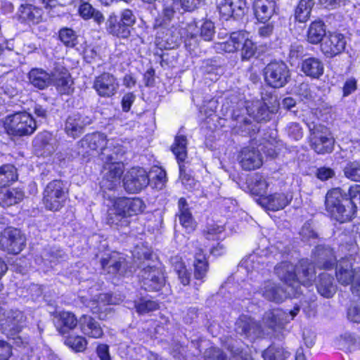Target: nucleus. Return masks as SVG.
I'll return each instance as SVG.
<instances>
[{
  "label": "nucleus",
  "instance_id": "obj_11",
  "mask_svg": "<svg viewBox=\"0 0 360 360\" xmlns=\"http://www.w3.org/2000/svg\"><path fill=\"white\" fill-rule=\"evenodd\" d=\"M25 245V237L19 229H6L0 236V248L8 253H20Z\"/></svg>",
  "mask_w": 360,
  "mask_h": 360
},
{
  "label": "nucleus",
  "instance_id": "obj_49",
  "mask_svg": "<svg viewBox=\"0 0 360 360\" xmlns=\"http://www.w3.org/2000/svg\"><path fill=\"white\" fill-rule=\"evenodd\" d=\"M150 184V175L147 168L136 167V192L146 188Z\"/></svg>",
  "mask_w": 360,
  "mask_h": 360
},
{
  "label": "nucleus",
  "instance_id": "obj_43",
  "mask_svg": "<svg viewBox=\"0 0 360 360\" xmlns=\"http://www.w3.org/2000/svg\"><path fill=\"white\" fill-rule=\"evenodd\" d=\"M262 356L264 360H285L290 356V352L281 347L272 345L263 351Z\"/></svg>",
  "mask_w": 360,
  "mask_h": 360
},
{
  "label": "nucleus",
  "instance_id": "obj_17",
  "mask_svg": "<svg viewBox=\"0 0 360 360\" xmlns=\"http://www.w3.org/2000/svg\"><path fill=\"white\" fill-rule=\"evenodd\" d=\"M32 143L36 153L44 157L52 155L58 147L56 137L46 131L39 133L34 137Z\"/></svg>",
  "mask_w": 360,
  "mask_h": 360
},
{
  "label": "nucleus",
  "instance_id": "obj_51",
  "mask_svg": "<svg viewBox=\"0 0 360 360\" xmlns=\"http://www.w3.org/2000/svg\"><path fill=\"white\" fill-rule=\"evenodd\" d=\"M158 307V304L153 300L142 299L136 305V312L139 314H148L157 310Z\"/></svg>",
  "mask_w": 360,
  "mask_h": 360
},
{
  "label": "nucleus",
  "instance_id": "obj_40",
  "mask_svg": "<svg viewBox=\"0 0 360 360\" xmlns=\"http://www.w3.org/2000/svg\"><path fill=\"white\" fill-rule=\"evenodd\" d=\"M78 12L84 20L92 18L98 24H101L104 21L103 15L88 2L82 3L79 6Z\"/></svg>",
  "mask_w": 360,
  "mask_h": 360
},
{
  "label": "nucleus",
  "instance_id": "obj_44",
  "mask_svg": "<svg viewBox=\"0 0 360 360\" xmlns=\"http://www.w3.org/2000/svg\"><path fill=\"white\" fill-rule=\"evenodd\" d=\"M268 186L269 184L266 178L259 174H255L249 185L251 193L261 197H264L263 195L266 193Z\"/></svg>",
  "mask_w": 360,
  "mask_h": 360
},
{
  "label": "nucleus",
  "instance_id": "obj_50",
  "mask_svg": "<svg viewBox=\"0 0 360 360\" xmlns=\"http://www.w3.org/2000/svg\"><path fill=\"white\" fill-rule=\"evenodd\" d=\"M60 41L67 46L73 47L76 44L75 32L69 28L61 29L59 32Z\"/></svg>",
  "mask_w": 360,
  "mask_h": 360
},
{
  "label": "nucleus",
  "instance_id": "obj_32",
  "mask_svg": "<svg viewBox=\"0 0 360 360\" xmlns=\"http://www.w3.org/2000/svg\"><path fill=\"white\" fill-rule=\"evenodd\" d=\"M318 292L323 297H331L336 292V285L333 277L327 273H322L319 276L316 284Z\"/></svg>",
  "mask_w": 360,
  "mask_h": 360
},
{
  "label": "nucleus",
  "instance_id": "obj_64",
  "mask_svg": "<svg viewBox=\"0 0 360 360\" xmlns=\"http://www.w3.org/2000/svg\"><path fill=\"white\" fill-rule=\"evenodd\" d=\"M122 24L128 29V27L131 26L135 22L133 11L129 9H124L122 13L121 16Z\"/></svg>",
  "mask_w": 360,
  "mask_h": 360
},
{
  "label": "nucleus",
  "instance_id": "obj_5",
  "mask_svg": "<svg viewBox=\"0 0 360 360\" xmlns=\"http://www.w3.org/2000/svg\"><path fill=\"white\" fill-rule=\"evenodd\" d=\"M3 124L9 136L18 137L30 136L37 128L35 120L26 111L7 115L3 120Z\"/></svg>",
  "mask_w": 360,
  "mask_h": 360
},
{
  "label": "nucleus",
  "instance_id": "obj_27",
  "mask_svg": "<svg viewBox=\"0 0 360 360\" xmlns=\"http://www.w3.org/2000/svg\"><path fill=\"white\" fill-rule=\"evenodd\" d=\"M179 217L181 225L188 231L191 232L195 229L196 224L188 207L185 198H181L178 202Z\"/></svg>",
  "mask_w": 360,
  "mask_h": 360
},
{
  "label": "nucleus",
  "instance_id": "obj_15",
  "mask_svg": "<svg viewBox=\"0 0 360 360\" xmlns=\"http://www.w3.org/2000/svg\"><path fill=\"white\" fill-rule=\"evenodd\" d=\"M111 155H108V160L110 162L104 166L105 173L101 181V187L104 189L112 190L120 184V179L124 172V165L120 162H111Z\"/></svg>",
  "mask_w": 360,
  "mask_h": 360
},
{
  "label": "nucleus",
  "instance_id": "obj_54",
  "mask_svg": "<svg viewBox=\"0 0 360 360\" xmlns=\"http://www.w3.org/2000/svg\"><path fill=\"white\" fill-rule=\"evenodd\" d=\"M232 17L237 18L243 16L246 10L245 0H230Z\"/></svg>",
  "mask_w": 360,
  "mask_h": 360
},
{
  "label": "nucleus",
  "instance_id": "obj_52",
  "mask_svg": "<svg viewBox=\"0 0 360 360\" xmlns=\"http://www.w3.org/2000/svg\"><path fill=\"white\" fill-rule=\"evenodd\" d=\"M184 167V166L183 165L179 164L180 179L181 183L186 189L192 191L195 189L196 186L199 185V184L193 179L191 175L185 172Z\"/></svg>",
  "mask_w": 360,
  "mask_h": 360
},
{
  "label": "nucleus",
  "instance_id": "obj_61",
  "mask_svg": "<svg viewBox=\"0 0 360 360\" xmlns=\"http://www.w3.org/2000/svg\"><path fill=\"white\" fill-rule=\"evenodd\" d=\"M202 0H179L176 2L177 6L184 11H191L194 10L200 4Z\"/></svg>",
  "mask_w": 360,
  "mask_h": 360
},
{
  "label": "nucleus",
  "instance_id": "obj_24",
  "mask_svg": "<svg viewBox=\"0 0 360 360\" xmlns=\"http://www.w3.org/2000/svg\"><path fill=\"white\" fill-rule=\"evenodd\" d=\"M276 8V0H255L254 3L255 17L261 22L269 20Z\"/></svg>",
  "mask_w": 360,
  "mask_h": 360
},
{
  "label": "nucleus",
  "instance_id": "obj_6",
  "mask_svg": "<svg viewBox=\"0 0 360 360\" xmlns=\"http://www.w3.org/2000/svg\"><path fill=\"white\" fill-rule=\"evenodd\" d=\"M68 198V190L60 180L49 182L43 192L42 202L48 210L56 212L64 205Z\"/></svg>",
  "mask_w": 360,
  "mask_h": 360
},
{
  "label": "nucleus",
  "instance_id": "obj_57",
  "mask_svg": "<svg viewBox=\"0 0 360 360\" xmlns=\"http://www.w3.org/2000/svg\"><path fill=\"white\" fill-rule=\"evenodd\" d=\"M217 9L225 20L232 17L230 0H216Z\"/></svg>",
  "mask_w": 360,
  "mask_h": 360
},
{
  "label": "nucleus",
  "instance_id": "obj_45",
  "mask_svg": "<svg viewBox=\"0 0 360 360\" xmlns=\"http://www.w3.org/2000/svg\"><path fill=\"white\" fill-rule=\"evenodd\" d=\"M241 58L243 60H248L252 58L256 53L257 46L255 44L248 38V34L243 31V40L241 41Z\"/></svg>",
  "mask_w": 360,
  "mask_h": 360
},
{
  "label": "nucleus",
  "instance_id": "obj_20",
  "mask_svg": "<svg viewBox=\"0 0 360 360\" xmlns=\"http://www.w3.org/2000/svg\"><path fill=\"white\" fill-rule=\"evenodd\" d=\"M241 167L247 171L254 170L262 165V158L259 151L255 148H244L238 156Z\"/></svg>",
  "mask_w": 360,
  "mask_h": 360
},
{
  "label": "nucleus",
  "instance_id": "obj_4",
  "mask_svg": "<svg viewBox=\"0 0 360 360\" xmlns=\"http://www.w3.org/2000/svg\"><path fill=\"white\" fill-rule=\"evenodd\" d=\"M138 259H144L143 263L139 264L141 269L139 274V282L142 288L148 291H158L165 284V277L162 269L155 264H151L153 257L150 247L143 245L136 252Z\"/></svg>",
  "mask_w": 360,
  "mask_h": 360
},
{
  "label": "nucleus",
  "instance_id": "obj_62",
  "mask_svg": "<svg viewBox=\"0 0 360 360\" xmlns=\"http://www.w3.org/2000/svg\"><path fill=\"white\" fill-rule=\"evenodd\" d=\"M287 131L289 136L295 140H299L302 137V128L297 122L290 123L287 127Z\"/></svg>",
  "mask_w": 360,
  "mask_h": 360
},
{
  "label": "nucleus",
  "instance_id": "obj_31",
  "mask_svg": "<svg viewBox=\"0 0 360 360\" xmlns=\"http://www.w3.org/2000/svg\"><path fill=\"white\" fill-rule=\"evenodd\" d=\"M82 147L92 150H103L107 144V138L104 134L93 133L86 135L80 141Z\"/></svg>",
  "mask_w": 360,
  "mask_h": 360
},
{
  "label": "nucleus",
  "instance_id": "obj_37",
  "mask_svg": "<svg viewBox=\"0 0 360 360\" xmlns=\"http://www.w3.org/2000/svg\"><path fill=\"white\" fill-rule=\"evenodd\" d=\"M24 198V193L20 189L0 191V205L8 207L20 202Z\"/></svg>",
  "mask_w": 360,
  "mask_h": 360
},
{
  "label": "nucleus",
  "instance_id": "obj_58",
  "mask_svg": "<svg viewBox=\"0 0 360 360\" xmlns=\"http://www.w3.org/2000/svg\"><path fill=\"white\" fill-rule=\"evenodd\" d=\"M228 349L231 353V360H253L249 354L240 347L229 346Z\"/></svg>",
  "mask_w": 360,
  "mask_h": 360
},
{
  "label": "nucleus",
  "instance_id": "obj_12",
  "mask_svg": "<svg viewBox=\"0 0 360 360\" xmlns=\"http://www.w3.org/2000/svg\"><path fill=\"white\" fill-rule=\"evenodd\" d=\"M346 44L344 34L329 32L321 44V50L327 58H333L345 51Z\"/></svg>",
  "mask_w": 360,
  "mask_h": 360
},
{
  "label": "nucleus",
  "instance_id": "obj_36",
  "mask_svg": "<svg viewBox=\"0 0 360 360\" xmlns=\"http://www.w3.org/2000/svg\"><path fill=\"white\" fill-rule=\"evenodd\" d=\"M243 40V31L234 32L226 41L218 44L217 49L226 53H233L240 49Z\"/></svg>",
  "mask_w": 360,
  "mask_h": 360
},
{
  "label": "nucleus",
  "instance_id": "obj_16",
  "mask_svg": "<svg viewBox=\"0 0 360 360\" xmlns=\"http://www.w3.org/2000/svg\"><path fill=\"white\" fill-rule=\"evenodd\" d=\"M235 330L238 334L254 341L262 334L261 325L255 319L241 315L236 322Z\"/></svg>",
  "mask_w": 360,
  "mask_h": 360
},
{
  "label": "nucleus",
  "instance_id": "obj_21",
  "mask_svg": "<svg viewBox=\"0 0 360 360\" xmlns=\"http://www.w3.org/2000/svg\"><path fill=\"white\" fill-rule=\"evenodd\" d=\"M259 293L266 300L276 303L282 302L290 295L279 284L267 281L262 285Z\"/></svg>",
  "mask_w": 360,
  "mask_h": 360
},
{
  "label": "nucleus",
  "instance_id": "obj_59",
  "mask_svg": "<svg viewBox=\"0 0 360 360\" xmlns=\"http://www.w3.org/2000/svg\"><path fill=\"white\" fill-rule=\"evenodd\" d=\"M297 94L302 100L309 101L314 98V93L309 85L307 83H302L297 89Z\"/></svg>",
  "mask_w": 360,
  "mask_h": 360
},
{
  "label": "nucleus",
  "instance_id": "obj_22",
  "mask_svg": "<svg viewBox=\"0 0 360 360\" xmlns=\"http://www.w3.org/2000/svg\"><path fill=\"white\" fill-rule=\"evenodd\" d=\"M79 326L81 332L86 336L91 338H100L103 335L100 323L87 315L82 316L79 319Z\"/></svg>",
  "mask_w": 360,
  "mask_h": 360
},
{
  "label": "nucleus",
  "instance_id": "obj_56",
  "mask_svg": "<svg viewBox=\"0 0 360 360\" xmlns=\"http://www.w3.org/2000/svg\"><path fill=\"white\" fill-rule=\"evenodd\" d=\"M214 34V25L212 22L207 20L204 22L200 27V36L205 41L212 40Z\"/></svg>",
  "mask_w": 360,
  "mask_h": 360
},
{
  "label": "nucleus",
  "instance_id": "obj_38",
  "mask_svg": "<svg viewBox=\"0 0 360 360\" xmlns=\"http://www.w3.org/2000/svg\"><path fill=\"white\" fill-rule=\"evenodd\" d=\"M314 4V0H300L295 10V20L300 22H307Z\"/></svg>",
  "mask_w": 360,
  "mask_h": 360
},
{
  "label": "nucleus",
  "instance_id": "obj_26",
  "mask_svg": "<svg viewBox=\"0 0 360 360\" xmlns=\"http://www.w3.org/2000/svg\"><path fill=\"white\" fill-rule=\"evenodd\" d=\"M41 8L32 4H22L18 11V18L22 22L37 24L42 18Z\"/></svg>",
  "mask_w": 360,
  "mask_h": 360
},
{
  "label": "nucleus",
  "instance_id": "obj_9",
  "mask_svg": "<svg viewBox=\"0 0 360 360\" xmlns=\"http://www.w3.org/2000/svg\"><path fill=\"white\" fill-rule=\"evenodd\" d=\"M336 278L341 285H351L353 294H360V266L354 268L349 261L342 259L336 266Z\"/></svg>",
  "mask_w": 360,
  "mask_h": 360
},
{
  "label": "nucleus",
  "instance_id": "obj_41",
  "mask_svg": "<svg viewBox=\"0 0 360 360\" xmlns=\"http://www.w3.org/2000/svg\"><path fill=\"white\" fill-rule=\"evenodd\" d=\"M149 173L150 175V186L158 190L163 189L167 181L166 172L161 167L154 166L150 169Z\"/></svg>",
  "mask_w": 360,
  "mask_h": 360
},
{
  "label": "nucleus",
  "instance_id": "obj_1",
  "mask_svg": "<svg viewBox=\"0 0 360 360\" xmlns=\"http://www.w3.org/2000/svg\"><path fill=\"white\" fill-rule=\"evenodd\" d=\"M326 208L333 218L345 223L354 215L357 204L360 205V185L349 187L347 193H342L340 188L329 191L326 196Z\"/></svg>",
  "mask_w": 360,
  "mask_h": 360
},
{
  "label": "nucleus",
  "instance_id": "obj_34",
  "mask_svg": "<svg viewBox=\"0 0 360 360\" xmlns=\"http://www.w3.org/2000/svg\"><path fill=\"white\" fill-rule=\"evenodd\" d=\"M22 319L21 311L11 312V315H8L5 320H1V326L5 333L13 334L20 331Z\"/></svg>",
  "mask_w": 360,
  "mask_h": 360
},
{
  "label": "nucleus",
  "instance_id": "obj_53",
  "mask_svg": "<svg viewBox=\"0 0 360 360\" xmlns=\"http://www.w3.org/2000/svg\"><path fill=\"white\" fill-rule=\"evenodd\" d=\"M58 316L63 326L68 329H73L79 324V320L70 311H61Z\"/></svg>",
  "mask_w": 360,
  "mask_h": 360
},
{
  "label": "nucleus",
  "instance_id": "obj_18",
  "mask_svg": "<svg viewBox=\"0 0 360 360\" xmlns=\"http://www.w3.org/2000/svg\"><path fill=\"white\" fill-rule=\"evenodd\" d=\"M119 86L116 78L109 74L103 73L96 77L93 87L100 96L110 97L114 95Z\"/></svg>",
  "mask_w": 360,
  "mask_h": 360
},
{
  "label": "nucleus",
  "instance_id": "obj_10",
  "mask_svg": "<svg viewBox=\"0 0 360 360\" xmlns=\"http://www.w3.org/2000/svg\"><path fill=\"white\" fill-rule=\"evenodd\" d=\"M133 202L125 198L117 199L108 211L106 221L110 225L124 226L128 224L127 217L133 215Z\"/></svg>",
  "mask_w": 360,
  "mask_h": 360
},
{
  "label": "nucleus",
  "instance_id": "obj_2",
  "mask_svg": "<svg viewBox=\"0 0 360 360\" xmlns=\"http://www.w3.org/2000/svg\"><path fill=\"white\" fill-rule=\"evenodd\" d=\"M279 105L277 98L272 96L268 101L262 98V101L248 103L241 113L233 112V118L236 122V128L249 134L254 130L251 119L257 122L269 121L271 115L278 111Z\"/></svg>",
  "mask_w": 360,
  "mask_h": 360
},
{
  "label": "nucleus",
  "instance_id": "obj_25",
  "mask_svg": "<svg viewBox=\"0 0 360 360\" xmlns=\"http://www.w3.org/2000/svg\"><path fill=\"white\" fill-rule=\"evenodd\" d=\"M101 264L105 273L115 274L121 271L122 268L125 266L126 260L121 254L113 252L103 257Z\"/></svg>",
  "mask_w": 360,
  "mask_h": 360
},
{
  "label": "nucleus",
  "instance_id": "obj_14",
  "mask_svg": "<svg viewBox=\"0 0 360 360\" xmlns=\"http://www.w3.org/2000/svg\"><path fill=\"white\" fill-rule=\"evenodd\" d=\"M92 121L93 117L84 112H74L68 117L65 123V131L69 136L75 139L80 136Z\"/></svg>",
  "mask_w": 360,
  "mask_h": 360
},
{
  "label": "nucleus",
  "instance_id": "obj_7",
  "mask_svg": "<svg viewBox=\"0 0 360 360\" xmlns=\"http://www.w3.org/2000/svg\"><path fill=\"white\" fill-rule=\"evenodd\" d=\"M311 132V147L319 154L331 153L333 150L334 141L326 135L327 128L321 124L318 119L306 122Z\"/></svg>",
  "mask_w": 360,
  "mask_h": 360
},
{
  "label": "nucleus",
  "instance_id": "obj_48",
  "mask_svg": "<svg viewBox=\"0 0 360 360\" xmlns=\"http://www.w3.org/2000/svg\"><path fill=\"white\" fill-rule=\"evenodd\" d=\"M65 344L72 350L80 352L86 348L87 341L80 335H70L65 339Z\"/></svg>",
  "mask_w": 360,
  "mask_h": 360
},
{
  "label": "nucleus",
  "instance_id": "obj_29",
  "mask_svg": "<svg viewBox=\"0 0 360 360\" xmlns=\"http://www.w3.org/2000/svg\"><path fill=\"white\" fill-rule=\"evenodd\" d=\"M194 253L193 267L194 278L203 280L209 269V264L205 255L201 248L196 247Z\"/></svg>",
  "mask_w": 360,
  "mask_h": 360
},
{
  "label": "nucleus",
  "instance_id": "obj_46",
  "mask_svg": "<svg viewBox=\"0 0 360 360\" xmlns=\"http://www.w3.org/2000/svg\"><path fill=\"white\" fill-rule=\"evenodd\" d=\"M106 25L108 31L113 35L124 38L129 34V29L122 28L121 25L117 22V16L115 15L109 16Z\"/></svg>",
  "mask_w": 360,
  "mask_h": 360
},
{
  "label": "nucleus",
  "instance_id": "obj_35",
  "mask_svg": "<svg viewBox=\"0 0 360 360\" xmlns=\"http://www.w3.org/2000/svg\"><path fill=\"white\" fill-rule=\"evenodd\" d=\"M51 81L60 94H69L72 91V81L67 71L53 74Z\"/></svg>",
  "mask_w": 360,
  "mask_h": 360
},
{
  "label": "nucleus",
  "instance_id": "obj_60",
  "mask_svg": "<svg viewBox=\"0 0 360 360\" xmlns=\"http://www.w3.org/2000/svg\"><path fill=\"white\" fill-rule=\"evenodd\" d=\"M164 8L162 11L164 20L170 21L176 11H179L180 8H176L177 5H174L169 1L163 2Z\"/></svg>",
  "mask_w": 360,
  "mask_h": 360
},
{
  "label": "nucleus",
  "instance_id": "obj_8",
  "mask_svg": "<svg viewBox=\"0 0 360 360\" xmlns=\"http://www.w3.org/2000/svg\"><path fill=\"white\" fill-rule=\"evenodd\" d=\"M264 77L268 86L279 89L288 83L290 72L284 62L272 61L264 68Z\"/></svg>",
  "mask_w": 360,
  "mask_h": 360
},
{
  "label": "nucleus",
  "instance_id": "obj_13",
  "mask_svg": "<svg viewBox=\"0 0 360 360\" xmlns=\"http://www.w3.org/2000/svg\"><path fill=\"white\" fill-rule=\"evenodd\" d=\"M300 309V307L295 305L293 309L288 311L281 309L269 310L265 312L263 320L270 328H281L290 320H292L297 315Z\"/></svg>",
  "mask_w": 360,
  "mask_h": 360
},
{
  "label": "nucleus",
  "instance_id": "obj_30",
  "mask_svg": "<svg viewBox=\"0 0 360 360\" xmlns=\"http://www.w3.org/2000/svg\"><path fill=\"white\" fill-rule=\"evenodd\" d=\"M326 27L323 21L316 20L311 22L307 30V41L312 44H317L323 41L324 37L327 36Z\"/></svg>",
  "mask_w": 360,
  "mask_h": 360
},
{
  "label": "nucleus",
  "instance_id": "obj_55",
  "mask_svg": "<svg viewBox=\"0 0 360 360\" xmlns=\"http://www.w3.org/2000/svg\"><path fill=\"white\" fill-rule=\"evenodd\" d=\"M205 360H231L223 350L216 347L208 349L205 352Z\"/></svg>",
  "mask_w": 360,
  "mask_h": 360
},
{
  "label": "nucleus",
  "instance_id": "obj_42",
  "mask_svg": "<svg viewBox=\"0 0 360 360\" xmlns=\"http://www.w3.org/2000/svg\"><path fill=\"white\" fill-rule=\"evenodd\" d=\"M17 179V170L13 165H4L0 167V187L8 186Z\"/></svg>",
  "mask_w": 360,
  "mask_h": 360
},
{
  "label": "nucleus",
  "instance_id": "obj_47",
  "mask_svg": "<svg viewBox=\"0 0 360 360\" xmlns=\"http://www.w3.org/2000/svg\"><path fill=\"white\" fill-rule=\"evenodd\" d=\"M345 176L356 182H360V160L349 161L343 168Z\"/></svg>",
  "mask_w": 360,
  "mask_h": 360
},
{
  "label": "nucleus",
  "instance_id": "obj_33",
  "mask_svg": "<svg viewBox=\"0 0 360 360\" xmlns=\"http://www.w3.org/2000/svg\"><path fill=\"white\" fill-rule=\"evenodd\" d=\"M28 79L34 86L44 89L51 83L52 77L42 69L33 68L28 74Z\"/></svg>",
  "mask_w": 360,
  "mask_h": 360
},
{
  "label": "nucleus",
  "instance_id": "obj_3",
  "mask_svg": "<svg viewBox=\"0 0 360 360\" xmlns=\"http://www.w3.org/2000/svg\"><path fill=\"white\" fill-rule=\"evenodd\" d=\"M275 271L294 290L292 292L294 296L302 293L301 284L310 285L315 278L314 265L308 259H301L297 266L288 262H281L275 267Z\"/></svg>",
  "mask_w": 360,
  "mask_h": 360
},
{
  "label": "nucleus",
  "instance_id": "obj_39",
  "mask_svg": "<svg viewBox=\"0 0 360 360\" xmlns=\"http://www.w3.org/2000/svg\"><path fill=\"white\" fill-rule=\"evenodd\" d=\"M187 143L186 136L181 134L176 136L174 144L172 146V150L175 155L179 164L184 162L187 157Z\"/></svg>",
  "mask_w": 360,
  "mask_h": 360
},
{
  "label": "nucleus",
  "instance_id": "obj_28",
  "mask_svg": "<svg viewBox=\"0 0 360 360\" xmlns=\"http://www.w3.org/2000/svg\"><path fill=\"white\" fill-rule=\"evenodd\" d=\"M301 70L306 76L319 79L323 74L324 65L320 59L311 57L302 61Z\"/></svg>",
  "mask_w": 360,
  "mask_h": 360
},
{
  "label": "nucleus",
  "instance_id": "obj_19",
  "mask_svg": "<svg viewBox=\"0 0 360 360\" xmlns=\"http://www.w3.org/2000/svg\"><path fill=\"white\" fill-rule=\"evenodd\" d=\"M312 257L315 265L320 269H332L337 262L333 250L325 245H317Z\"/></svg>",
  "mask_w": 360,
  "mask_h": 360
},
{
  "label": "nucleus",
  "instance_id": "obj_23",
  "mask_svg": "<svg viewBox=\"0 0 360 360\" xmlns=\"http://www.w3.org/2000/svg\"><path fill=\"white\" fill-rule=\"evenodd\" d=\"M292 200V196L285 193H274L265 197H260L259 204L266 209L277 211L283 209Z\"/></svg>",
  "mask_w": 360,
  "mask_h": 360
},
{
  "label": "nucleus",
  "instance_id": "obj_63",
  "mask_svg": "<svg viewBox=\"0 0 360 360\" xmlns=\"http://www.w3.org/2000/svg\"><path fill=\"white\" fill-rule=\"evenodd\" d=\"M274 25L272 22H269L267 24H264L259 27L258 28V35L261 38H269L271 36L274 32Z\"/></svg>",
  "mask_w": 360,
  "mask_h": 360
}]
</instances>
